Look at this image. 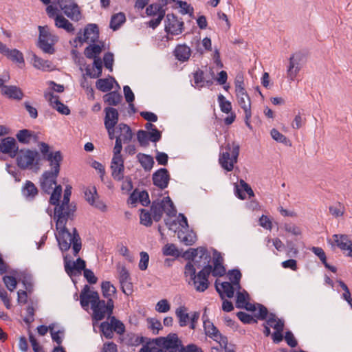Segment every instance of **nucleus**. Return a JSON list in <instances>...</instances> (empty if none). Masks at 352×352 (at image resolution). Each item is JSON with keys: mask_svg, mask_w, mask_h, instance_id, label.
Wrapping results in <instances>:
<instances>
[{"mask_svg": "<svg viewBox=\"0 0 352 352\" xmlns=\"http://www.w3.org/2000/svg\"><path fill=\"white\" fill-rule=\"evenodd\" d=\"M40 152L43 158L50 163L51 170H45L40 177V186L41 189L47 194L52 192L53 186H56V179L60 170V162L63 155L60 151H50V146L43 142L38 143Z\"/></svg>", "mask_w": 352, "mask_h": 352, "instance_id": "1", "label": "nucleus"}, {"mask_svg": "<svg viewBox=\"0 0 352 352\" xmlns=\"http://www.w3.org/2000/svg\"><path fill=\"white\" fill-rule=\"evenodd\" d=\"M62 186L56 185L50 197V204L55 206L54 217H58V224L60 225L64 221L63 217L73 218L76 211V206L69 204L72 195V186H67L63 195V199L60 201L62 195Z\"/></svg>", "mask_w": 352, "mask_h": 352, "instance_id": "2", "label": "nucleus"}, {"mask_svg": "<svg viewBox=\"0 0 352 352\" xmlns=\"http://www.w3.org/2000/svg\"><path fill=\"white\" fill-rule=\"evenodd\" d=\"M54 219L56 221V228L58 231L56 238L59 248L61 251L65 252L69 250L72 244L74 255L77 256L82 247L80 237L76 228H74L71 233L65 226L67 221L73 218L63 217L64 221L60 225L58 224V217H54Z\"/></svg>", "mask_w": 352, "mask_h": 352, "instance_id": "3", "label": "nucleus"}, {"mask_svg": "<svg viewBox=\"0 0 352 352\" xmlns=\"http://www.w3.org/2000/svg\"><path fill=\"white\" fill-rule=\"evenodd\" d=\"M184 274L189 285H193L195 290L204 292L209 287L208 277L212 272V265H206L196 274V267L191 262L185 265Z\"/></svg>", "mask_w": 352, "mask_h": 352, "instance_id": "4", "label": "nucleus"}, {"mask_svg": "<svg viewBox=\"0 0 352 352\" xmlns=\"http://www.w3.org/2000/svg\"><path fill=\"white\" fill-rule=\"evenodd\" d=\"M17 166L22 170L37 172L41 168V155L36 150L21 149L16 154Z\"/></svg>", "mask_w": 352, "mask_h": 352, "instance_id": "5", "label": "nucleus"}, {"mask_svg": "<svg viewBox=\"0 0 352 352\" xmlns=\"http://www.w3.org/2000/svg\"><path fill=\"white\" fill-rule=\"evenodd\" d=\"M151 212L153 220L158 222L161 220L164 212L170 217H175L177 213V210L170 198L166 197L161 200L157 199L153 201Z\"/></svg>", "mask_w": 352, "mask_h": 352, "instance_id": "6", "label": "nucleus"}, {"mask_svg": "<svg viewBox=\"0 0 352 352\" xmlns=\"http://www.w3.org/2000/svg\"><path fill=\"white\" fill-rule=\"evenodd\" d=\"M224 148L226 151L219 155V163L223 169L230 172L237 162L240 146L239 144L232 142V144H227Z\"/></svg>", "mask_w": 352, "mask_h": 352, "instance_id": "7", "label": "nucleus"}, {"mask_svg": "<svg viewBox=\"0 0 352 352\" xmlns=\"http://www.w3.org/2000/svg\"><path fill=\"white\" fill-rule=\"evenodd\" d=\"M39 36L38 47L45 53L53 54L54 45L58 41V37L52 34L47 26H38Z\"/></svg>", "mask_w": 352, "mask_h": 352, "instance_id": "8", "label": "nucleus"}, {"mask_svg": "<svg viewBox=\"0 0 352 352\" xmlns=\"http://www.w3.org/2000/svg\"><path fill=\"white\" fill-rule=\"evenodd\" d=\"M113 301L111 298L108 299L106 302L99 298L91 306L93 320L100 321L104 319L107 315L110 316L113 313Z\"/></svg>", "mask_w": 352, "mask_h": 352, "instance_id": "9", "label": "nucleus"}, {"mask_svg": "<svg viewBox=\"0 0 352 352\" xmlns=\"http://www.w3.org/2000/svg\"><path fill=\"white\" fill-rule=\"evenodd\" d=\"M153 341L155 345L167 352L179 351L183 346L176 333H170L166 337H160Z\"/></svg>", "mask_w": 352, "mask_h": 352, "instance_id": "10", "label": "nucleus"}, {"mask_svg": "<svg viewBox=\"0 0 352 352\" xmlns=\"http://www.w3.org/2000/svg\"><path fill=\"white\" fill-rule=\"evenodd\" d=\"M236 96L239 104L244 111L245 125L250 129H252V126L250 124L252 117L250 98L245 90L241 91V89H239V92H236Z\"/></svg>", "mask_w": 352, "mask_h": 352, "instance_id": "11", "label": "nucleus"}, {"mask_svg": "<svg viewBox=\"0 0 352 352\" xmlns=\"http://www.w3.org/2000/svg\"><path fill=\"white\" fill-rule=\"evenodd\" d=\"M267 324L270 325L275 331L272 334V338L274 343H279L283 339V331L284 330L285 322L283 319L278 318L275 314H270L267 320Z\"/></svg>", "mask_w": 352, "mask_h": 352, "instance_id": "12", "label": "nucleus"}, {"mask_svg": "<svg viewBox=\"0 0 352 352\" xmlns=\"http://www.w3.org/2000/svg\"><path fill=\"white\" fill-rule=\"evenodd\" d=\"M184 23L174 14H168L165 19V31L168 34L177 36L182 33Z\"/></svg>", "mask_w": 352, "mask_h": 352, "instance_id": "13", "label": "nucleus"}, {"mask_svg": "<svg viewBox=\"0 0 352 352\" xmlns=\"http://www.w3.org/2000/svg\"><path fill=\"white\" fill-rule=\"evenodd\" d=\"M58 3L69 18L74 21H78L80 19L79 8L73 0H58Z\"/></svg>", "mask_w": 352, "mask_h": 352, "instance_id": "14", "label": "nucleus"}, {"mask_svg": "<svg viewBox=\"0 0 352 352\" xmlns=\"http://www.w3.org/2000/svg\"><path fill=\"white\" fill-rule=\"evenodd\" d=\"M99 294L96 291L90 290L89 285L84 286L80 294V302L85 310H87L89 304L92 306L99 298Z\"/></svg>", "mask_w": 352, "mask_h": 352, "instance_id": "15", "label": "nucleus"}, {"mask_svg": "<svg viewBox=\"0 0 352 352\" xmlns=\"http://www.w3.org/2000/svg\"><path fill=\"white\" fill-rule=\"evenodd\" d=\"M85 197L86 201L91 206L95 207L102 212L107 210V206L102 201L99 199L96 188L95 186L89 187L85 190Z\"/></svg>", "mask_w": 352, "mask_h": 352, "instance_id": "16", "label": "nucleus"}, {"mask_svg": "<svg viewBox=\"0 0 352 352\" xmlns=\"http://www.w3.org/2000/svg\"><path fill=\"white\" fill-rule=\"evenodd\" d=\"M170 179L168 171L164 168L158 169L152 176L153 184L160 190H164L168 187Z\"/></svg>", "mask_w": 352, "mask_h": 352, "instance_id": "17", "label": "nucleus"}, {"mask_svg": "<svg viewBox=\"0 0 352 352\" xmlns=\"http://www.w3.org/2000/svg\"><path fill=\"white\" fill-rule=\"evenodd\" d=\"M99 38V29L96 24H88L84 30L83 35L77 36V39L80 43H95Z\"/></svg>", "mask_w": 352, "mask_h": 352, "instance_id": "18", "label": "nucleus"}, {"mask_svg": "<svg viewBox=\"0 0 352 352\" xmlns=\"http://www.w3.org/2000/svg\"><path fill=\"white\" fill-rule=\"evenodd\" d=\"M19 151V146L14 138L7 137L1 140L0 143V152L8 155L14 158Z\"/></svg>", "mask_w": 352, "mask_h": 352, "instance_id": "19", "label": "nucleus"}, {"mask_svg": "<svg viewBox=\"0 0 352 352\" xmlns=\"http://www.w3.org/2000/svg\"><path fill=\"white\" fill-rule=\"evenodd\" d=\"M45 98L50 102V106L63 115H69L70 110L67 106L59 100V97L52 92H45Z\"/></svg>", "mask_w": 352, "mask_h": 352, "instance_id": "20", "label": "nucleus"}, {"mask_svg": "<svg viewBox=\"0 0 352 352\" xmlns=\"http://www.w3.org/2000/svg\"><path fill=\"white\" fill-rule=\"evenodd\" d=\"M65 263V270L66 273L69 276H72L76 274H80L81 271L86 269V263L81 258L76 259L73 263L70 261H68L67 258L64 259Z\"/></svg>", "mask_w": 352, "mask_h": 352, "instance_id": "21", "label": "nucleus"}, {"mask_svg": "<svg viewBox=\"0 0 352 352\" xmlns=\"http://www.w3.org/2000/svg\"><path fill=\"white\" fill-rule=\"evenodd\" d=\"M333 244L339 248L342 251H348L347 256L352 257V241L349 239L346 234L333 235Z\"/></svg>", "mask_w": 352, "mask_h": 352, "instance_id": "22", "label": "nucleus"}, {"mask_svg": "<svg viewBox=\"0 0 352 352\" xmlns=\"http://www.w3.org/2000/svg\"><path fill=\"white\" fill-rule=\"evenodd\" d=\"M301 57L300 54H293L289 60V65L287 69V77L290 81L295 80L297 74L300 70Z\"/></svg>", "mask_w": 352, "mask_h": 352, "instance_id": "23", "label": "nucleus"}, {"mask_svg": "<svg viewBox=\"0 0 352 352\" xmlns=\"http://www.w3.org/2000/svg\"><path fill=\"white\" fill-rule=\"evenodd\" d=\"M223 258L220 252L216 250L213 252V267H212V274L214 277H221L226 274V268L223 265Z\"/></svg>", "mask_w": 352, "mask_h": 352, "instance_id": "24", "label": "nucleus"}, {"mask_svg": "<svg viewBox=\"0 0 352 352\" xmlns=\"http://www.w3.org/2000/svg\"><path fill=\"white\" fill-rule=\"evenodd\" d=\"M234 285L229 282H223L219 285L217 282H215V288L217 292L219 293L221 298L223 300L225 297L231 298L234 294Z\"/></svg>", "mask_w": 352, "mask_h": 352, "instance_id": "25", "label": "nucleus"}, {"mask_svg": "<svg viewBox=\"0 0 352 352\" xmlns=\"http://www.w3.org/2000/svg\"><path fill=\"white\" fill-rule=\"evenodd\" d=\"M16 137L19 142L25 144L38 141V135L34 131L28 129L19 130L16 134Z\"/></svg>", "mask_w": 352, "mask_h": 352, "instance_id": "26", "label": "nucleus"}, {"mask_svg": "<svg viewBox=\"0 0 352 352\" xmlns=\"http://www.w3.org/2000/svg\"><path fill=\"white\" fill-rule=\"evenodd\" d=\"M239 186H235V194L237 197L241 200H244L246 199L245 195L244 192H246L249 197L251 198L254 196V191L252 190L250 186L246 183L244 180L241 179L239 182Z\"/></svg>", "mask_w": 352, "mask_h": 352, "instance_id": "27", "label": "nucleus"}, {"mask_svg": "<svg viewBox=\"0 0 352 352\" xmlns=\"http://www.w3.org/2000/svg\"><path fill=\"white\" fill-rule=\"evenodd\" d=\"M116 133L118 134L116 137H120L123 143L130 142L133 137V133L131 128L129 126L124 123H120L116 126Z\"/></svg>", "mask_w": 352, "mask_h": 352, "instance_id": "28", "label": "nucleus"}, {"mask_svg": "<svg viewBox=\"0 0 352 352\" xmlns=\"http://www.w3.org/2000/svg\"><path fill=\"white\" fill-rule=\"evenodd\" d=\"M104 111V126H116L118 124L119 117L117 109L113 107H107Z\"/></svg>", "mask_w": 352, "mask_h": 352, "instance_id": "29", "label": "nucleus"}, {"mask_svg": "<svg viewBox=\"0 0 352 352\" xmlns=\"http://www.w3.org/2000/svg\"><path fill=\"white\" fill-rule=\"evenodd\" d=\"M174 55L178 60L185 62L189 59L191 50L185 44L177 45L174 50Z\"/></svg>", "mask_w": 352, "mask_h": 352, "instance_id": "30", "label": "nucleus"}, {"mask_svg": "<svg viewBox=\"0 0 352 352\" xmlns=\"http://www.w3.org/2000/svg\"><path fill=\"white\" fill-rule=\"evenodd\" d=\"M1 93L10 98L21 100L23 96L21 89L16 86H5L1 89Z\"/></svg>", "mask_w": 352, "mask_h": 352, "instance_id": "31", "label": "nucleus"}, {"mask_svg": "<svg viewBox=\"0 0 352 352\" xmlns=\"http://www.w3.org/2000/svg\"><path fill=\"white\" fill-rule=\"evenodd\" d=\"M22 194L26 199L32 201L38 194V189L31 181H26L22 188Z\"/></svg>", "mask_w": 352, "mask_h": 352, "instance_id": "32", "label": "nucleus"}, {"mask_svg": "<svg viewBox=\"0 0 352 352\" xmlns=\"http://www.w3.org/2000/svg\"><path fill=\"white\" fill-rule=\"evenodd\" d=\"M188 309L185 306H180L175 310V315L179 320V324L180 327H186L189 320L190 315L188 314Z\"/></svg>", "mask_w": 352, "mask_h": 352, "instance_id": "33", "label": "nucleus"}, {"mask_svg": "<svg viewBox=\"0 0 352 352\" xmlns=\"http://www.w3.org/2000/svg\"><path fill=\"white\" fill-rule=\"evenodd\" d=\"M137 159L145 171H150L153 168L155 162L152 156L139 153Z\"/></svg>", "mask_w": 352, "mask_h": 352, "instance_id": "34", "label": "nucleus"}, {"mask_svg": "<svg viewBox=\"0 0 352 352\" xmlns=\"http://www.w3.org/2000/svg\"><path fill=\"white\" fill-rule=\"evenodd\" d=\"M206 316L205 314L203 315L204 320V329L205 331V333L207 336L210 337L212 340L214 338H217V335L220 333L219 329L213 324L212 322L209 321L206 318Z\"/></svg>", "mask_w": 352, "mask_h": 352, "instance_id": "35", "label": "nucleus"}, {"mask_svg": "<svg viewBox=\"0 0 352 352\" xmlns=\"http://www.w3.org/2000/svg\"><path fill=\"white\" fill-rule=\"evenodd\" d=\"M113 82L116 83V81L115 78L111 76L109 78H100L96 81V87L98 90L102 92H107L113 88Z\"/></svg>", "mask_w": 352, "mask_h": 352, "instance_id": "36", "label": "nucleus"}, {"mask_svg": "<svg viewBox=\"0 0 352 352\" xmlns=\"http://www.w3.org/2000/svg\"><path fill=\"white\" fill-rule=\"evenodd\" d=\"M179 240L186 245H191L196 241V234L192 231L179 230L177 233Z\"/></svg>", "mask_w": 352, "mask_h": 352, "instance_id": "37", "label": "nucleus"}, {"mask_svg": "<svg viewBox=\"0 0 352 352\" xmlns=\"http://www.w3.org/2000/svg\"><path fill=\"white\" fill-rule=\"evenodd\" d=\"M55 25L58 28H62L66 30L67 32H73L74 28L67 19H66L62 15H56L54 18Z\"/></svg>", "mask_w": 352, "mask_h": 352, "instance_id": "38", "label": "nucleus"}, {"mask_svg": "<svg viewBox=\"0 0 352 352\" xmlns=\"http://www.w3.org/2000/svg\"><path fill=\"white\" fill-rule=\"evenodd\" d=\"M5 56L19 65H23L25 63L23 53L16 49H9Z\"/></svg>", "mask_w": 352, "mask_h": 352, "instance_id": "39", "label": "nucleus"}, {"mask_svg": "<svg viewBox=\"0 0 352 352\" xmlns=\"http://www.w3.org/2000/svg\"><path fill=\"white\" fill-rule=\"evenodd\" d=\"M126 21V16L123 12L113 14L110 21V28L116 31Z\"/></svg>", "mask_w": 352, "mask_h": 352, "instance_id": "40", "label": "nucleus"}, {"mask_svg": "<svg viewBox=\"0 0 352 352\" xmlns=\"http://www.w3.org/2000/svg\"><path fill=\"white\" fill-rule=\"evenodd\" d=\"M104 100L109 105L116 106L121 102L122 96L116 91H111L104 96Z\"/></svg>", "mask_w": 352, "mask_h": 352, "instance_id": "41", "label": "nucleus"}, {"mask_svg": "<svg viewBox=\"0 0 352 352\" xmlns=\"http://www.w3.org/2000/svg\"><path fill=\"white\" fill-rule=\"evenodd\" d=\"M102 295L104 298L109 299L116 292V287L109 282L104 281L101 284Z\"/></svg>", "mask_w": 352, "mask_h": 352, "instance_id": "42", "label": "nucleus"}, {"mask_svg": "<svg viewBox=\"0 0 352 352\" xmlns=\"http://www.w3.org/2000/svg\"><path fill=\"white\" fill-rule=\"evenodd\" d=\"M194 77V83L195 87L198 88H201L204 86L205 82L207 83L208 85H210L212 82L210 80L206 81L204 79V73L202 70L198 69L195 72L193 73Z\"/></svg>", "mask_w": 352, "mask_h": 352, "instance_id": "43", "label": "nucleus"}, {"mask_svg": "<svg viewBox=\"0 0 352 352\" xmlns=\"http://www.w3.org/2000/svg\"><path fill=\"white\" fill-rule=\"evenodd\" d=\"M102 48L100 45L94 44L87 47L84 54L87 58L91 59L97 57V56L100 54Z\"/></svg>", "mask_w": 352, "mask_h": 352, "instance_id": "44", "label": "nucleus"}, {"mask_svg": "<svg viewBox=\"0 0 352 352\" xmlns=\"http://www.w3.org/2000/svg\"><path fill=\"white\" fill-rule=\"evenodd\" d=\"M193 252H195V254H198L200 259H204L203 267L206 265H210V254L206 248L204 247H199L196 249H193Z\"/></svg>", "mask_w": 352, "mask_h": 352, "instance_id": "45", "label": "nucleus"}, {"mask_svg": "<svg viewBox=\"0 0 352 352\" xmlns=\"http://www.w3.org/2000/svg\"><path fill=\"white\" fill-rule=\"evenodd\" d=\"M111 175L115 180L121 181L124 178V165L111 164Z\"/></svg>", "mask_w": 352, "mask_h": 352, "instance_id": "46", "label": "nucleus"}, {"mask_svg": "<svg viewBox=\"0 0 352 352\" xmlns=\"http://www.w3.org/2000/svg\"><path fill=\"white\" fill-rule=\"evenodd\" d=\"M271 313L268 312V310L266 307L264 305L257 303V311L254 313L255 319L264 320H267L269 318V315Z\"/></svg>", "mask_w": 352, "mask_h": 352, "instance_id": "47", "label": "nucleus"}, {"mask_svg": "<svg viewBox=\"0 0 352 352\" xmlns=\"http://www.w3.org/2000/svg\"><path fill=\"white\" fill-rule=\"evenodd\" d=\"M228 276L230 280L234 285H236L238 287H240L239 282L242 275L239 270L234 269L230 270L228 273Z\"/></svg>", "mask_w": 352, "mask_h": 352, "instance_id": "48", "label": "nucleus"}, {"mask_svg": "<svg viewBox=\"0 0 352 352\" xmlns=\"http://www.w3.org/2000/svg\"><path fill=\"white\" fill-rule=\"evenodd\" d=\"M100 329L102 335L107 339H111L113 336L112 324L108 322H103L100 325Z\"/></svg>", "mask_w": 352, "mask_h": 352, "instance_id": "49", "label": "nucleus"}, {"mask_svg": "<svg viewBox=\"0 0 352 352\" xmlns=\"http://www.w3.org/2000/svg\"><path fill=\"white\" fill-rule=\"evenodd\" d=\"M218 101L222 112L226 113L231 112L232 104L230 101L226 100V98L222 94L218 96Z\"/></svg>", "mask_w": 352, "mask_h": 352, "instance_id": "50", "label": "nucleus"}, {"mask_svg": "<svg viewBox=\"0 0 352 352\" xmlns=\"http://www.w3.org/2000/svg\"><path fill=\"white\" fill-rule=\"evenodd\" d=\"M102 66L91 68L90 65H87L85 67V74L91 78H97L102 74Z\"/></svg>", "mask_w": 352, "mask_h": 352, "instance_id": "51", "label": "nucleus"}, {"mask_svg": "<svg viewBox=\"0 0 352 352\" xmlns=\"http://www.w3.org/2000/svg\"><path fill=\"white\" fill-rule=\"evenodd\" d=\"M110 323L112 324L113 331L116 332L118 334L121 335L124 332L125 327L124 324L120 320H117L116 317H111Z\"/></svg>", "mask_w": 352, "mask_h": 352, "instance_id": "52", "label": "nucleus"}, {"mask_svg": "<svg viewBox=\"0 0 352 352\" xmlns=\"http://www.w3.org/2000/svg\"><path fill=\"white\" fill-rule=\"evenodd\" d=\"M34 66L38 69H47L50 67V63L48 60H45L36 55L34 54L32 57Z\"/></svg>", "mask_w": 352, "mask_h": 352, "instance_id": "53", "label": "nucleus"}, {"mask_svg": "<svg viewBox=\"0 0 352 352\" xmlns=\"http://www.w3.org/2000/svg\"><path fill=\"white\" fill-rule=\"evenodd\" d=\"M238 318L244 324H254L257 323V320L252 316L243 312L239 311L236 314Z\"/></svg>", "mask_w": 352, "mask_h": 352, "instance_id": "54", "label": "nucleus"}, {"mask_svg": "<svg viewBox=\"0 0 352 352\" xmlns=\"http://www.w3.org/2000/svg\"><path fill=\"white\" fill-rule=\"evenodd\" d=\"M345 211L344 206L340 203L329 207V212L334 217H342Z\"/></svg>", "mask_w": 352, "mask_h": 352, "instance_id": "55", "label": "nucleus"}, {"mask_svg": "<svg viewBox=\"0 0 352 352\" xmlns=\"http://www.w3.org/2000/svg\"><path fill=\"white\" fill-rule=\"evenodd\" d=\"M147 323L148 329H151L154 334H157L162 329L161 322L156 318H148Z\"/></svg>", "mask_w": 352, "mask_h": 352, "instance_id": "56", "label": "nucleus"}, {"mask_svg": "<svg viewBox=\"0 0 352 352\" xmlns=\"http://www.w3.org/2000/svg\"><path fill=\"white\" fill-rule=\"evenodd\" d=\"M140 223L149 227L152 225L151 214L145 209L140 210Z\"/></svg>", "mask_w": 352, "mask_h": 352, "instance_id": "57", "label": "nucleus"}, {"mask_svg": "<svg viewBox=\"0 0 352 352\" xmlns=\"http://www.w3.org/2000/svg\"><path fill=\"white\" fill-rule=\"evenodd\" d=\"M249 295L246 292H238L236 294V307L239 309H243V305L248 302L247 299Z\"/></svg>", "mask_w": 352, "mask_h": 352, "instance_id": "58", "label": "nucleus"}, {"mask_svg": "<svg viewBox=\"0 0 352 352\" xmlns=\"http://www.w3.org/2000/svg\"><path fill=\"white\" fill-rule=\"evenodd\" d=\"M137 139L140 146H146L148 144L149 138L147 131L139 130L137 133Z\"/></svg>", "mask_w": 352, "mask_h": 352, "instance_id": "59", "label": "nucleus"}, {"mask_svg": "<svg viewBox=\"0 0 352 352\" xmlns=\"http://www.w3.org/2000/svg\"><path fill=\"white\" fill-rule=\"evenodd\" d=\"M271 136L272 138L278 142L285 144L287 145L289 142V140L282 133H280L276 129H272L271 130Z\"/></svg>", "mask_w": 352, "mask_h": 352, "instance_id": "60", "label": "nucleus"}, {"mask_svg": "<svg viewBox=\"0 0 352 352\" xmlns=\"http://www.w3.org/2000/svg\"><path fill=\"white\" fill-rule=\"evenodd\" d=\"M3 282L8 290L13 292L16 287V280L12 276H5L3 277Z\"/></svg>", "mask_w": 352, "mask_h": 352, "instance_id": "61", "label": "nucleus"}, {"mask_svg": "<svg viewBox=\"0 0 352 352\" xmlns=\"http://www.w3.org/2000/svg\"><path fill=\"white\" fill-rule=\"evenodd\" d=\"M164 11L162 7L157 4H151L146 9V13L148 16H157L159 13Z\"/></svg>", "mask_w": 352, "mask_h": 352, "instance_id": "62", "label": "nucleus"}, {"mask_svg": "<svg viewBox=\"0 0 352 352\" xmlns=\"http://www.w3.org/2000/svg\"><path fill=\"white\" fill-rule=\"evenodd\" d=\"M170 309V304L168 300L166 299H162L160 300L156 305V311L160 313H166Z\"/></svg>", "mask_w": 352, "mask_h": 352, "instance_id": "63", "label": "nucleus"}, {"mask_svg": "<svg viewBox=\"0 0 352 352\" xmlns=\"http://www.w3.org/2000/svg\"><path fill=\"white\" fill-rule=\"evenodd\" d=\"M140 260L139 263V268L141 270H146L148 267V261H149V256L146 252H140Z\"/></svg>", "mask_w": 352, "mask_h": 352, "instance_id": "64", "label": "nucleus"}]
</instances>
